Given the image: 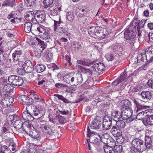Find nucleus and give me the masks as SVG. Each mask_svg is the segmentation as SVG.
<instances>
[{
	"instance_id": "f257e3e1",
	"label": "nucleus",
	"mask_w": 153,
	"mask_h": 153,
	"mask_svg": "<svg viewBox=\"0 0 153 153\" xmlns=\"http://www.w3.org/2000/svg\"><path fill=\"white\" fill-rule=\"evenodd\" d=\"M52 123H48L46 121L41 122L40 128L43 133L49 136H52L54 133V126L57 125V123L55 120L52 121Z\"/></svg>"
},
{
	"instance_id": "f03ea898",
	"label": "nucleus",
	"mask_w": 153,
	"mask_h": 153,
	"mask_svg": "<svg viewBox=\"0 0 153 153\" xmlns=\"http://www.w3.org/2000/svg\"><path fill=\"white\" fill-rule=\"evenodd\" d=\"M131 147L135 152H143L146 148L150 147V145L146 144L141 139L136 138L132 140Z\"/></svg>"
},
{
	"instance_id": "7ed1b4c3",
	"label": "nucleus",
	"mask_w": 153,
	"mask_h": 153,
	"mask_svg": "<svg viewBox=\"0 0 153 153\" xmlns=\"http://www.w3.org/2000/svg\"><path fill=\"white\" fill-rule=\"evenodd\" d=\"M87 136L89 137V139H87V142L88 143V149L90 150V144L89 141L91 144H96L100 140V136L98 133L95 132H91L88 127H87Z\"/></svg>"
},
{
	"instance_id": "20e7f679",
	"label": "nucleus",
	"mask_w": 153,
	"mask_h": 153,
	"mask_svg": "<svg viewBox=\"0 0 153 153\" xmlns=\"http://www.w3.org/2000/svg\"><path fill=\"white\" fill-rule=\"evenodd\" d=\"M134 27L132 26L126 28L124 32V37L125 39L130 41V44L134 46V38L136 37V32Z\"/></svg>"
},
{
	"instance_id": "39448f33",
	"label": "nucleus",
	"mask_w": 153,
	"mask_h": 153,
	"mask_svg": "<svg viewBox=\"0 0 153 153\" xmlns=\"http://www.w3.org/2000/svg\"><path fill=\"white\" fill-rule=\"evenodd\" d=\"M37 31L40 33L39 36L41 39L45 40H50L51 35H50L48 28L43 26H40L37 27Z\"/></svg>"
},
{
	"instance_id": "423d86ee",
	"label": "nucleus",
	"mask_w": 153,
	"mask_h": 153,
	"mask_svg": "<svg viewBox=\"0 0 153 153\" xmlns=\"http://www.w3.org/2000/svg\"><path fill=\"white\" fill-rule=\"evenodd\" d=\"M137 63L140 65H143L144 64L147 62L150 63L153 61V55H149L145 56V57H143V55L138 54L137 57Z\"/></svg>"
},
{
	"instance_id": "0eeeda50",
	"label": "nucleus",
	"mask_w": 153,
	"mask_h": 153,
	"mask_svg": "<svg viewBox=\"0 0 153 153\" xmlns=\"http://www.w3.org/2000/svg\"><path fill=\"white\" fill-rule=\"evenodd\" d=\"M130 77V76L127 77L126 73L124 71L121 74L119 78L112 82V85L115 86L120 83H124V85H125L127 84L128 79Z\"/></svg>"
},
{
	"instance_id": "6e6552de",
	"label": "nucleus",
	"mask_w": 153,
	"mask_h": 153,
	"mask_svg": "<svg viewBox=\"0 0 153 153\" xmlns=\"http://www.w3.org/2000/svg\"><path fill=\"white\" fill-rule=\"evenodd\" d=\"M111 118L108 115L104 116L103 121L102 123V128L104 130H107L111 128Z\"/></svg>"
},
{
	"instance_id": "1a4fd4ad",
	"label": "nucleus",
	"mask_w": 153,
	"mask_h": 153,
	"mask_svg": "<svg viewBox=\"0 0 153 153\" xmlns=\"http://www.w3.org/2000/svg\"><path fill=\"white\" fill-rule=\"evenodd\" d=\"M111 134L114 137H117V140H118L119 139H121V140L120 141V143L123 142V139L121 137V135H122V131L120 129L116 127L115 126H113V128L111 130Z\"/></svg>"
},
{
	"instance_id": "9d476101",
	"label": "nucleus",
	"mask_w": 153,
	"mask_h": 153,
	"mask_svg": "<svg viewBox=\"0 0 153 153\" xmlns=\"http://www.w3.org/2000/svg\"><path fill=\"white\" fill-rule=\"evenodd\" d=\"M109 50H112L114 53L119 55V56H121L123 53V48L120 45H114L111 47H109Z\"/></svg>"
},
{
	"instance_id": "9b49d317",
	"label": "nucleus",
	"mask_w": 153,
	"mask_h": 153,
	"mask_svg": "<svg viewBox=\"0 0 153 153\" xmlns=\"http://www.w3.org/2000/svg\"><path fill=\"white\" fill-rule=\"evenodd\" d=\"M101 140L104 143H107L110 144L111 143L115 144V141L110 137L107 133H104L101 136Z\"/></svg>"
},
{
	"instance_id": "f8f14e48",
	"label": "nucleus",
	"mask_w": 153,
	"mask_h": 153,
	"mask_svg": "<svg viewBox=\"0 0 153 153\" xmlns=\"http://www.w3.org/2000/svg\"><path fill=\"white\" fill-rule=\"evenodd\" d=\"M39 26H43L42 25H33L30 22L25 23L24 24V30L27 33H29L31 30V27L33 28V29L36 30H37V27Z\"/></svg>"
},
{
	"instance_id": "ddd939ff",
	"label": "nucleus",
	"mask_w": 153,
	"mask_h": 153,
	"mask_svg": "<svg viewBox=\"0 0 153 153\" xmlns=\"http://www.w3.org/2000/svg\"><path fill=\"white\" fill-rule=\"evenodd\" d=\"M35 21L39 23H42L45 19V14L43 12L38 11L36 13Z\"/></svg>"
},
{
	"instance_id": "4468645a",
	"label": "nucleus",
	"mask_w": 153,
	"mask_h": 153,
	"mask_svg": "<svg viewBox=\"0 0 153 153\" xmlns=\"http://www.w3.org/2000/svg\"><path fill=\"white\" fill-rule=\"evenodd\" d=\"M91 36L97 39H102L105 38L107 33H104V31L100 30L99 32H96L94 33L89 34Z\"/></svg>"
},
{
	"instance_id": "2eb2a0df",
	"label": "nucleus",
	"mask_w": 153,
	"mask_h": 153,
	"mask_svg": "<svg viewBox=\"0 0 153 153\" xmlns=\"http://www.w3.org/2000/svg\"><path fill=\"white\" fill-rule=\"evenodd\" d=\"M54 31L63 33L65 32V30L63 27L60 26V22L54 20Z\"/></svg>"
},
{
	"instance_id": "dca6fc26",
	"label": "nucleus",
	"mask_w": 153,
	"mask_h": 153,
	"mask_svg": "<svg viewBox=\"0 0 153 153\" xmlns=\"http://www.w3.org/2000/svg\"><path fill=\"white\" fill-rule=\"evenodd\" d=\"M91 67H92V68L94 69V71L100 74L102 72L105 68L104 64L101 62L94 64Z\"/></svg>"
},
{
	"instance_id": "f3484780",
	"label": "nucleus",
	"mask_w": 153,
	"mask_h": 153,
	"mask_svg": "<svg viewBox=\"0 0 153 153\" xmlns=\"http://www.w3.org/2000/svg\"><path fill=\"white\" fill-rule=\"evenodd\" d=\"M23 51L20 49L14 51L12 54V59L13 61H18L19 59L20 56L22 55Z\"/></svg>"
},
{
	"instance_id": "a211bd4d",
	"label": "nucleus",
	"mask_w": 153,
	"mask_h": 153,
	"mask_svg": "<svg viewBox=\"0 0 153 153\" xmlns=\"http://www.w3.org/2000/svg\"><path fill=\"white\" fill-rule=\"evenodd\" d=\"M50 9V13L51 15L57 16L61 10V5H56L53 7H51Z\"/></svg>"
},
{
	"instance_id": "6ab92c4d",
	"label": "nucleus",
	"mask_w": 153,
	"mask_h": 153,
	"mask_svg": "<svg viewBox=\"0 0 153 153\" xmlns=\"http://www.w3.org/2000/svg\"><path fill=\"white\" fill-rule=\"evenodd\" d=\"M36 15L35 13L33 11L29 12L26 14L25 16V18L26 20L33 22H34V19Z\"/></svg>"
},
{
	"instance_id": "aec40b11",
	"label": "nucleus",
	"mask_w": 153,
	"mask_h": 153,
	"mask_svg": "<svg viewBox=\"0 0 153 153\" xmlns=\"http://www.w3.org/2000/svg\"><path fill=\"white\" fill-rule=\"evenodd\" d=\"M123 109L124 110L120 113L121 117L125 118L127 117H131L132 115V111L131 108Z\"/></svg>"
},
{
	"instance_id": "412c9836",
	"label": "nucleus",
	"mask_w": 153,
	"mask_h": 153,
	"mask_svg": "<svg viewBox=\"0 0 153 153\" xmlns=\"http://www.w3.org/2000/svg\"><path fill=\"white\" fill-rule=\"evenodd\" d=\"M22 117L24 120L28 121H32L33 119H35V117L29 112H24L22 114Z\"/></svg>"
},
{
	"instance_id": "4be33fe9",
	"label": "nucleus",
	"mask_w": 153,
	"mask_h": 153,
	"mask_svg": "<svg viewBox=\"0 0 153 153\" xmlns=\"http://www.w3.org/2000/svg\"><path fill=\"white\" fill-rule=\"evenodd\" d=\"M31 95H32V97H33V98L37 100L36 102H39L40 104L44 103V100L42 98H40L39 95L37 94L34 92L33 91H31Z\"/></svg>"
},
{
	"instance_id": "5701e85b",
	"label": "nucleus",
	"mask_w": 153,
	"mask_h": 153,
	"mask_svg": "<svg viewBox=\"0 0 153 153\" xmlns=\"http://www.w3.org/2000/svg\"><path fill=\"white\" fill-rule=\"evenodd\" d=\"M40 109H39L38 110L33 111V114H31L33 117H35V119H39L41 118L42 116L44 115V111L42 110V111H41V112H40V111H39Z\"/></svg>"
},
{
	"instance_id": "b1692460",
	"label": "nucleus",
	"mask_w": 153,
	"mask_h": 153,
	"mask_svg": "<svg viewBox=\"0 0 153 153\" xmlns=\"http://www.w3.org/2000/svg\"><path fill=\"white\" fill-rule=\"evenodd\" d=\"M143 123L145 126L153 125V115L143 119Z\"/></svg>"
},
{
	"instance_id": "393cba45",
	"label": "nucleus",
	"mask_w": 153,
	"mask_h": 153,
	"mask_svg": "<svg viewBox=\"0 0 153 153\" xmlns=\"http://www.w3.org/2000/svg\"><path fill=\"white\" fill-rule=\"evenodd\" d=\"M134 104L136 105V110H134V112L136 111V112H137L139 111H143L146 109L147 106H145L144 105H141L140 103H139L138 102L136 101V100H134Z\"/></svg>"
},
{
	"instance_id": "a878e982",
	"label": "nucleus",
	"mask_w": 153,
	"mask_h": 153,
	"mask_svg": "<svg viewBox=\"0 0 153 153\" xmlns=\"http://www.w3.org/2000/svg\"><path fill=\"white\" fill-rule=\"evenodd\" d=\"M131 105V102L128 100H124L121 102L120 106L123 109H128L131 108L129 107Z\"/></svg>"
},
{
	"instance_id": "bb28decb",
	"label": "nucleus",
	"mask_w": 153,
	"mask_h": 153,
	"mask_svg": "<svg viewBox=\"0 0 153 153\" xmlns=\"http://www.w3.org/2000/svg\"><path fill=\"white\" fill-rule=\"evenodd\" d=\"M121 117V114L120 112L116 111H113L111 112V117L114 121H117L119 120Z\"/></svg>"
},
{
	"instance_id": "cd10ccee",
	"label": "nucleus",
	"mask_w": 153,
	"mask_h": 153,
	"mask_svg": "<svg viewBox=\"0 0 153 153\" xmlns=\"http://www.w3.org/2000/svg\"><path fill=\"white\" fill-rule=\"evenodd\" d=\"M100 127V122L96 120H94L90 124V128L93 129H97Z\"/></svg>"
},
{
	"instance_id": "c85d7f7f",
	"label": "nucleus",
	"mask_w": 153,
	"mask_h": 153,
	"mask_svg": "<svg viewBox=\"0 0 153 153\" xmlns=\"http://www.w3.org/2000/svg\"><path fill=\"white\" fill-rule=\"evenodd\" d=\"M84 13L85 8L82 7H79L76 10V14L78 17H82Z\"/></svg>"
},
{
	"instance_id": "c756f323",
	"label": "nucleus",
	"mask_w": 153,
	"mask_h": 153,
	"mask_svg": "<svg viewBox=\"0 0 153 153\" xmlns=\"http://www.w3.org/2000/svg\"><path fill=\"white\" fill-rule=\"evenodd\" d=\"M3 88V91H6V92H11L13 90V86L10 84H7L4 85Z\"/></svg>"
},
{
	"instance_id": "7c9ffc66",
	"label": "nucleus",
	"mask_w": 153,
	"mask_h": 153,
	"mask_svg": "<svg viewBox=\"0 0 153 153\" xmlns=\"http://www.w3.org/2000/svg\"><path fill=\"white\" fill-rule=\"evenodd\" d=\"M75 77L74 74L73 76L71 75V74L67 75L63 77V81L65 82H69V79H71V82H73L75 80Z\"/></svg>"
},
{
	"instance_id": "2f4dec72",
	"label": "nucleus",
	"mask_w": 153,
	"mask_h": 153,
	"mask_svg": "<svg viewBox=\"0 0 153 153\" xmlns=\"http://www.w3.org/2000/svg\"><path fill=\"white\" fill-rule=\"evenodd\" d=\"M100 28V27L98 26L97 27L92 26L89 27L88 29L89 34L94 33L96 32H99L100 30H99Z\"/></svg>"
},
{
	"instance_id": "473e14b6",
	"label": "nucleus",
	"mask_w": 153,
	"mask_h": 153,
	"mask_svg": "<svg viewBox=\"0 0 153 153\" xmlns=\"http://www.w3.org/2000/svg\"><path fill=\"white\" fill-rule=\"evenodd\" d=\"M140 95L144 99L150 100L151 98V94L149 91H142Z\"/></svg>"
},
{
	"instance_id": "72a5a7b5",
	"label": "nucleus",
	"mask_w": 153,
	"mask_h": 153,
	"mask_svg": "<svg viewBox=\"0 0 153 153\" xmlns=\"http://www.w3.org/2000/svg\"><path fill=\"white\" fill-rule=\"evenodd\" d=\"M53 120H55L57 122V125H58V123L61 124L64 123V118L63 117H61L59 118L56 117L53 119H52L50 117L49 118V121L47 122V123L53 124V123H52V121Z\"/></svg>"
},
{
	"instance_id": "f704fd0d",
	"label": "nucleus",
	"mask_w": 153,
	"mask_h": 153,
	"mask_svg": "<svg viewBox=\"0 0 153 153\" xmlns=\"http://www.w3.org/2000/svg\"><path fill=\"white\" fill-rule=\"evenodd\" d=\"M46 69L45 66L42 64H38L35 67V70L38 72L40 73L44 71Z\"/></svg>"
},
{
	"instance_id": "c9c22d12",
	"label": "nucleus",
	"mask_w": 153,
	"mask_h": 153,
	"mask_svg": "<svg viewBox=\"0 0 153 153\" xmlns=\"http://www.w3.org/2000/svg\"><path fill=\"white\" fill-rule=\"evenodd\" d=\"M153 48L152 47H149L148 48L147 50L146 51L139 54L143 55V57H145V56H148L149 55H153Z\"/></svg>"
},
{
	"instance_id": "e433bc0d",
	"label": "nucleus",
	"mask_w": 153,
	"mask_h": 153,
	"mask_svg": "<svg viewBox=\"0 0 153 153\" xmlns=\"http://www.w3.org/2000/svg\"><path fill=\"white\" fill-rule=\"evenodd\" d=\"M147 111L144 110L138 113V114L136 115V119L138 120H142L144 117L146 115Z\"/></svg>"
},
{
	"instance_id": "4c0bfd02",
	"label": "nucleus",
	"mask_w": 153,
	"mask_h": 153,
	"mask_svg": "<svg viewBox=\"0 0 153 153\" xmlns=\"http://www.w3.org/2000/svg\"><path fill=\"white\" fill-rule=\"evenodd\" d=\"M104 151L105 153H114L112 146L105 145L104 146Z\"/></svg>"
},
{
	"instance_id": "58836bf2",
	"label": "nucleus",
	"mask_w": 153,
	"mask_h": 153,
	"mask_svg": "<svg viewBox=\"0 0 153 153\" xmlns=\"http://www.w3.org/2000/svg\"><path fill=\"white\" fill-rule=\"evenodd\" d=\"M14 127L16 129L19 130L22 127V122L20 120L15 121L14 123Z\"/></svg>"
},
{
	"instance_id": "ea45409f",
	"label": "nucleus",
	"mask_w": 153,
	"mask_h": 153,
	"mask_svg": "<svg viewBox=\"0 0 153 153\" xmlns=\"http://www.w3.org/2000/svg\"><path fill=\"white\" fill-rule=\"evenodd\" d=\"M138 21L139 20L138 19L134 18V19L132 20V22H131L130 25L128 26V27L132 26L134 28V29H136L138 25Z\"/></svg>"
},
{
	"instance_id": "a19ab883",
	"label": "nucleus",
	"mask_w": 153,
	"mask_h": 153,
	"mask_svg": "<svg viewBox=\"0 0 153 153\" xmlns=\"http://www.w3.org/2000/svg\"><path fill=\"white\" fill-rule=\"evenodd\" d=\"M74 76H75V80L76 81V82H75V85L81 83L82 81V78L81 75L78 74H74Z\"/></svg>"
},
{
	"instance_id": "79ce46f5",
	"label": "nucleus",
	"mask_w": 153,
	"mask_h": 153,
	"mask_svg": "<svg viewBox=\"0 0 153 153\" xmlns=\"http://www.w3.org/2000/svg\"><path fill=\"white\" fill-rule=\"evenodd\" d=\"M9 82L12 84V85L14 86H19L22 85V84H23V82H24V81H23V79H20L15 80L11 82Z\"/></svg>"
},
{
	"instance_id": "37998d69",
	"label": "nucleus",
	"mask_w": 153,
	"mask_h": 153,
	"mask_svg": "<svg viewBox=\"0 0 153 153\" xmlns=\"http://www.w3.org/2000/svg\"><path fill=\"white\" fill-rule=\"evenodd\" d=\"M54 96L57 97L58 99L62 101L65 103H68L69 102L68 100L64 98L62 95L55 94H54Z\"/></svg>"
},
{
	"instance_id": "c03bdc74",
	"label": "nucleus",
	"mask_w": 153,
	"mask_h": 153,
	"mask_svg": "<svg viewBox=\"0 0 153 153\" xmlns=\"http://www.w3.org/2000/svg\"><path fill=\"white\" fill-rule=\"evenodd\" d=\"M36 0H24L25 5L27 7H30L34 4Z\"/></svg>"
},
{
	"instance_id": "a18cd8bd",
	"label": "nucleus",
	"mask_w": 153,
	"mask_h": 153,
	"mask_svg": "<svg viewBox=\"0 0 153 153\" xmlns=\"http://www.w3.org/2000/svg\"><path fill=\"white\" fill-rule=\"evenodd\" d=\"M20 79H22L20 77H18L16 76L12 75L9 76L8 77V80H7L9 82H10L15 80Z\"/></svg>"
},
{
	"instance_id": "49530a36",
	"label": "nucleus",
	"mask_w": 153,
	"mask_h": 153,
	"mask_svg": "<svg viewBox=\"0 0 153 153\" xmlns=\"http://www.w3.org/2000/svg\"><path fill=\"white\" fill-rule=\"evenodd\" d=\"M66 17H67V19L68 20L71 22L73 21L74 17L73 13L71 11L68 12L67 13Z\"/></svg>"
},
{
	"instance_id": "de8ad7c7",
	"label": "nucleus",
	"mask_w": 153,
	"mask_h": 153,
	"mask_svg": "<svg viewBox=\"0 0 153 153\" xmlns=\"http://www.w3.org/2000/svg\"><path fill=\"white\" fill-rule=\"evenodd\" d=\"M115 121L116 122V125L117 127L120 128H124L125 124V122L124 121L120 120Z\"/></svg>"
},
{
	"instance_id": "09e8293b",
	"label": "nucleus",
	"mask_w": 153,
	"mask_h": 153,
	"mask_svg": "<svg viewBox=\"0 0 153 153\" xmlns=\"http://www.w3.org/2000/svg\"><path fill=\"white\" fill-rule=\"evenodd\" d=\"M122 146L121 145H116L114 147L113 150H114L116 152L121 153L122 152Z\"/></svg>"
},
{
	"instance_id": "8fccbe9b",
	"label": "nucleus",
	"mask_w": 153,
	"mask_h": 153,
	"mask_svg": "<svg viewBox=\"0 0 153 153\" xmlns=\"http://www.w3.org/2000/svg\"><path fill=\"white\" fill-rule=\"evenodd\" d=\"M36 41L38 42L39 44L40 45V48L42 49V50H44L46 47V45L44 43L43 41H41L39 38L38 37L36 38Z\"/></svg>"
},
{
	"instance_id": "3c124183",
	"label": "nucleus",
	"mask_w": 153,
	"mask_h": 153,
	"mask_svg": "<svg viewBox=\"0 0 153 153\" xmlns=\"http://www.w3.org/2000/svg\"><path fill=\"white\" fill-rule=\"evenodd\" d=\"M53 1V0H44L43 1L44 7L47 8L50 7Z\"/></svg>"
},
{
	"instance_id": "603ef678",
	"label": "nucleus",
	"mask_w": 153,
	"mask_h": 153,
	"mask_svg": "<svg viewBox=\"0 0 153 153\" xmlns=\"http://www.w3.org/2000/svg\"><path fill=\"white\" fill-rule=\"evenodd\" d=\"M37 145L33 143H29L28 149L30 152H33V151H36L37 150Z\"/></svg>"
},
{
	"instance_id": "864d4df0",
	"label": "nucleus",
	"mask_w": 153,
	"mask_h": 153,
	"mask_svg": "<svg viewBox=\"0 0 153 153\" xmlns=\"http://www.w3.org/2000/svg\"><path fill=\"white\" fill-rule=\"evenodd\" d=\"M105 57L106 59L108 61H111L114 59V56L113 53H108L106 54L105 56Z\"/></svg>"
},
{
	"instance_id": "5fc2aeb1",
	"label": "nucleus",
	"mask_w": 153,
	"mask_h": 153,
	"mask_svg": "<svg viewBox=\"0 0 153 153\" xmlns=\"http://www.w3.org/2000/svg\"><path fill=\"white\" fill-rule=\"evenodd\" d=\"M33 99L32 98L27 99L25 100H22V102H20L23 105H30L32 103Z\"/></svg>"
},
{
	"instance_id": "6e6d98bb",
	"label": "nucleus",
	"mask_w": 153,
	"mask_h": 153,
	"mask_svg": "<svg viewBox=\"0 0 153 153\" xmlns=\"http://www.w3.org/2000/svg\"><path fill=\"white\" fill-rule=\"evenodd\" d=\"M15 4L14 0H6L4 2V4L8 6H12Z\"/></svg>"
},
{
	"instance_id": "4d7b16f0",
	"label": "nucleus",
	"mask_w": 153,
	"mask_h": 153,
	"mask_svg": "<svg viewBox=\"0 0 153 153\" xmlns=\"http://www.w3.org/2000/svg\"><path fill=\"white\" fill-rule=\"evenodd\" d=\"M12 103H10V102L8 101H5L4 100H1V104L2 105L3 108H5L8 107V106L10 105Z\"/></svg>"
},
{
	"instance_id": "13d9d810",
	"label": "nucleus",
	"mask_w": 153,
	"mask_h": 153,
	"mask_svg": "<svg viewBox=\"0 0 153 153\" xmlns=\"http://www.w3.org/2000/svg\"><path fill=\"white\" fill-rule=\"evenodd\" d=\"M93 63V62L89 59L84 60V62L82 64L86 66H90Z\"/></svg>"
},
{
	"instance_id": "bf43d9fd",
	"label": "nucleus",
	"mask_w": 153,
	"mask_h": 153,
	"mask_svg": "<svg viewBox=\"0 0 153 153\" xmlns=\"http://www.w3.org/2000/svg\"><path fill=\"white\" fill-rule=\"evenodd\" d=\"M72 46L75 48L79 49L81 48V43L78 42H73Z\"/></svg>"
},
{
	"instance_id": "052dcab7",
	"label": "nucleus",
	"mask_w": 153,
	"mask_h": 153,
	"mask_svg": "<svg viewBox=\"0 0 153 153\" xmlns=\"http://www.w3.org/2000/svg\"><path fill=\"white\" fill-rule=\"evenodd\" d=\"M91 21V19L89 17H85L84 19L83 20V23L85 25H88L89 23H90Z\"/></svg>"
},
{
	"instance_id": "680f3d73",
	"label": "nucleus",
	"mask_w": 153,
	"mask_h": 153,
	"mask_svg": "<svg viewBox=\"0 0 153 153\" xmlns=\"http://www.w3.org/2000/svg\"><path fill=\"white\" fill-rule=\"evenodd\" d=\"M41 51L39 49H36L33 51V53L35 55V57L37 58H39L41 56Z\"/></svg>"
},
{
	"instance_id": "e2e57ef3",
	"label": "nucleus",
	"mask_w": 153,
	"mask_h": 153,
	"mask_svg": "<svg viewBox=\"0 0 153 153\" xmlns=\"http://www.w3.org/2000/svg\"><path fill=\"white\" fill-rule=\"evenodd\" d=\"M147 20V19H143L139 22V24H138V26L137 27V28L139 29V27H143Z\"/></svg>"
},
{
	"instance_id": "0e129e2a",
	"label": "nucleus",
	"mask_w": 153,
	"mask_h": 153,
	"mask_svg": "<svg viewBox=\"0 0 153 153\" xmlns=\"http://www.w3.org/2000/svg\"><path fill=\"white\" fill-rule=\"evenodd\" d=\"M15 148H16V145L13 143H10V145L9 146V149L10 151L12 152V153H14L16 151Z\"/></svg>"
},
{
	"instance_id": "69168bd1",
	"label": "nucleus",
	"mask_w": 153,
	"mask_h": 153,
	"mask_svg": "<svg viewBox=\"0 0 153 153\" xmlns=\"http://www.w3.org/2000/svg\"><path fill=\"white\" fill-rule=\"evenodd\" d=\"M7 79L4 77L1 78V81H0V86L2 87L3 85L8 84L7 83Z\"/></svg>"
},
{
	"instance_id": "338daca9",
	"label": "nucleus",
	"mask_w": 153,
	"mask_h": 153,
	"mask_svg": "<svg viewBox=\"0 0 153 153\" xmlns=\"http://www.w3.org/2000/svg\"><path fill=\"white\" fill-rule=\"evenodd\" d=\"M30 98H29L26 95H22L18 97V100L19 102H22V100H25L26 99Z\"/></svg>"
},
{
	"instance_id": "774afa93",
	"label": "nucleus",
	"mask_w": 153,
	"mask_h": 153,
	"mask_svg": "<svg viewBox=\"0 0 153 153\" xmlns=\"http://www.w3.org/2000/svg\"><path fill=\"white\" fill-rule=\"evenodd\" d=\"M55 86L57 88L60 89L65 88L67 87V86L66 85H64L62 83H56L55 85Z\"/></svg>"
}]
</instances>
